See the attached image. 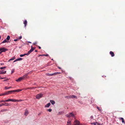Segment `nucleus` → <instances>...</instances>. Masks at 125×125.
Returning a JSON list of instances; mask_svg holds the SVG:
<instances>
[{"instance_id":"obj_4","label":"nucleus","mask_w":125,"mask_h":125,"mask_svg":"<svg viewBox=\"0 0 125 125\" xmlns=\"http://www.w3.org/2000/svg\"><path fill=\"white\" fill-rule=\"evenodd\" d=\"M15 99H9L8 100H5L6 102H9V101H11L13 102H15Z\"/></svg>"},{"instance_id":"obj_36","label":"nucleus","mask_w":125,"mask_h":125,"mask_svg":"<svg viewBox=\"0 0 125 125\" xmlns=\"http://www.w3.org/2000/svg\"><path fill=\"white\" fill-rule=\"evenodd\" d=\"M4 104V105L6 106H8L9 105V104L8 103H5Z\"/></svg>"},{"instance_id":"obj_51","label":"nucleus","mask_w":125,"mask_h":125,"mask_svg":"<svg viewBox=\"0 0 125 125\" xmlns=\"http://www.w3.org/2000/svg\"><path fill=\"white\" fill-rule=\"evenodd\" d=\"M2 52V51H1L0 52V54H1V53Z\"/></svg>"},{"instance_id":"obj_10","label":"nucleus","mask_w":125,"mask_h":125,"mask_svg":"<svg viewBox=\"0 0 125 125\" xmlns=\"http://www.w3.org/2000/svg\"><path fill=\"white\" fill-rule=\"evenodd\" d=\"M6 71H3V70L0 71V74H4L6 73Z\"/></svg>"},{"instance_id":"obj_27","label":"nucleus","mask_w":125,"mask_h":125,"mask_svg":"<svg viewBox=\"0 0 125 125\" xmlns=\"http://www.w3.org/2000/svg\"><path fill=\"white\" fill-rule=\"evenodd\" d=\"M11 88V87H5V90H7V89H10V88Z\"/></svg>"},{"instance_id":"obj_42","label":"nucleus","mask_w":125,"mask_h":125,"mask_svg":"<svg viewBox=\"0 0 125 125\" xmlns=\"http://www.w3.org/2000/svg\"><path fill=\"white\" fill-rule=\"evenodd\" d=\"M8 80V78H7L5 80H3V81H4V82L5 81H6L7 80Z\"/></svg>"},{"instance_id":"obj_17","label":"nucleus","mask_w":125,"mask_h":125,"mask_svg":"<svg viewBox=\"0 0 125 125\" xmlns=\"http://www.w3.org/2000/svg\"><path fill=\"white\" fill-rule=\"evenodd\" d=\"M27 21L26 20H25V21H24L23 23L24 24L25 27L26 26V24H27Z\"/></svg>"},{"instance_id":"obj_24","label":"nucleus","mask_w":125,"mask_h":125,"mask_svg":"<svg viewBox=\"0 0 125 125\" xmlns=\"http://www.w3.org/2000/svg\"><path fill=\"white\" fill-rule=\"evenodd\" d=\"M61 73L57 72H56V73H54L53 74H54V75H57L58 74H59Z\"/></svg>"},{"instance_id":"obj_54","label":"nucleus","mask_w":125,"mask_h":125,"mask_svg":"<svg viewBox=\"0 0 125 125\" xmlns=\"http://www.w3.org/2000/svg\"><path fill=\"white\" fill-rule=\"evenodd\" d=\"M1 48H0V51H1Z\"/></svg>"},{"instance_id":"obj_46","label":"nucleus","mask_w":125,"mask_h":125,"mask_svg":"<svg viewBox=\"0 0 125 125\" xmlns=\"http://www.w3.org/2000/svg\"><path fill=\"white\" fill-rule=\"evenodd\" d=\"M90 118L91 119H93V116H91Z\"/></svg>"},{"instance_id":"obj_56","label":"nucleus","mask_w":125,"mask_h":125,"mask_svg":"<svg viewBox=\"0 0 125 125\" xmlns=\"http://www.w3.org/2000/svg\"><path fill=\"white\" fill-rule=\"evenodd\" d=\"M1 38V37L0 36V40Z\"/></svg>"},{"instance_id":"obj_25","label":"nucleus","mask_w":125,"mask_h":125,"mask_svg":"<svg viewBox=\"0 0 125 125\" xmlns=\"http://www.w3.org/2000/svg\"><path fill=\"white\" fill-rule=\"evenodd\" d=\"M26 55H27V54L25 53L23 54H21L20 55V56L21 57H23V56H25Z\"/></svg>"},{"instance_id":"obj_23","label":"nucleus","mask_w":125,"mask_h":125,"mask_svg":"<svg viewBox=\"0 0 125 125\" xmlns=\"http://www.w3.org/2000/svg\"><path fill=\"white\" fill-rule=\"evenodd\" d=\"M119 119L122 120V122L123 123H124V119L123 118L121 117L119 118Z\"/></svg>"},{"instance_id":"obj_12","label":"nucleus","mask_w":125,"mask_h":125,"mask_svg":"<svg viewBox=\"0 0 125 125\" xmlns=\"http://www.w3.org/2000/svg\"><path fill=\"white\" fill-rule=\"evenodd\" d=\"M28 75V74H25L23 76L21 77L23 79H24L25 78H27V76Z\"/></svg>"},{"instance_id":"obj_7","label":"nucleus","mask_w":125,"mask_h":125,"mask_svg":"<svg viewBox=\"0 0 125 125\" xmlns=\"http://www.w3.org/2000/svg\"><path fill=\"white\" fill-rule=\"evenodd\" d=\"M23 80L22 79V77H20L19 78L17 79L16 80V81L17 82H20L22 80Z\"/></svg>"},{"instance_id":"obj_35","label":"nucleus","mask_w":125,"mask_h":125,"mask_svg":"<svg viewBox=\"0 0 125 125\" xmlns=\"http://www.w3.org/2000/svg\"><path fill=\"white\" fill-rule=\"evenodd\" d=\"M14 71V69H12L11 71V74L13 73Z\"/></svg>"},{"instance_id":"obj_20","label":"nucleus","mask_w":125,"mask_h":125,"mask_svg":"<svg viewBox=\"0 0 125 125\" xmlns=\"http://www.w3.org/2000/svg\"><path fill=\"white\" fill-rule=\"evenodd\" d=\"M97 109H98V110H99V111L100 112H101V111L102 110V109L101 108H100L98 106H97L96 107Z\"/></svg>"},{"instance_id":"obj_1","label":"nucleus","mask_w":125,"mask_h":125,"mask_svg":"<svg viewBox=\"0 0 125 125\" xmlns=\"http://www.w3.org/2000/svg\"><path fill=\"white\" fill-rule=\"evenodd\" d=\"M66 115L67 117H70L74 116V115L73 113H70L69 114L67 115Z\"/></svg>"},{"instance_id":"obj_59","label":"nucleus","mask_w":125,"mask_h":125,"mask_svg":"<svg viewBox=\"0 0 125 125\" xmlns=\"http://www.w3.org/2000/svg\"><path fill=\"white\" fill-rule=\"evenodd\" d=\"M59 68V69H60V68H60V67Z\"/></svg>"},{"instance_id":"obj_2","label":"nucleus","mask_w":125,"mask_h":125,"mask_svg":"<svg viewBox=\"0 0 125 125\" xmlns=\"http://www.w3.org/2000/svg\"><path fill=\"white\" fill-rule=\"evenodd\" d=\"M34 50V49H33V47L32 46H31V48L30 50L29 51L28 53H27V55H28L29 54L31 53V52H32L33 50Z\"/></svg>"},{"instance_id":"obj_53","label":"nucleus","mask_w":125,"mask_h":125,"mask_svg":"<svg viewBox=\"0 0 125 125\" xmlns=\"http://www.w3.org/2000/svg\"><path fill=\"white\" fill-rule=\"evenodd\" d=\"M66 125H71V124H67Z\"/></svg>"},{"instance_id":"obj_11","label":"nucleus","mask_w":125,"mask_h":125,"mask_svg":"<svg viewBox=\"0 0 125 125\" xmlns=\"http://www.w3.org/2000/svg\"><path fill=\"white\" fill-rule=\"evenodd\" d=\"M110 54L112 57L114 56L115 55L114 53L112 51H110Z\"/></svg>"},{"instance_id":"obj_45","label":"nucleus","mask_w":125,"mask_h":125,"mask_svg":"<svg viewBox=\"0 0 125 125\" xmlns=\"http://www.w3.org/2000/svg\"><path fill=\"white\" fill-rule=\"evenodd\" d=\"M69 96H65V97L67 98H69Z\"/></svg>"},{"instance_id":"obj_38","label":"nucleus","mask_w":125,"mask_h":125,"mask_svg":"<svg viewBox=\"0 0 125 125\" xmlns=\"http://www.w3.org/2000/svg\"><path fill=\"white\" fill-rule=\"evenodd\" d=\"M48 111L49 112H51L52 111V109H49L48 110Z\"/></svg>"},{"instance_id":"obj_33","label":"nucleus","mask_w":125,"mask_h":125,"mask_svg":"<svg viewBox=\"0 0 125 125\" xmlns=\"http://www.w3.org/2000/svg\"><path fill=\"white\" fill-rule=\"evenodd\" d=\"M7 111V109H3L1 111V112H5Z\"/></svg>"},{"instance_id":"obj_21","label":"nucleus","mask_w":125,"mask_h":125,"mask_svg":"<svg viewBox=\"0 0 125 125\" xmlns=\"http://www.w3.org/2000/svg\"><path fill=\"white\" fill-rule=\"evenodd\" d=\"M15 57H13L12 58H10L9 61V62H10L11 61L13 60L15 58Z\"/></svg>"},{"instance_id":"obj_50","label":"nucleus","mask_w":125,"mask_h":125,"mask_svg":"<svg viewBox=\"0 0 125 125\" xmlns=\"http://www.w3.org/2000/svg\"><path fill=\"white\" fill-rule=\"evenodd\" d=\"M38 47H39V49H41V48L40 47V46H38Z\"/></svg>"},{"instance_id":"obj_5","label":"nucleus","mask_w":125,"mask_h":125,"mask_svg":"<svg viewBox=\"0 0 125 125\" xmlns=\"http://www.w3.org/2000/svg\"><path fill=\"white\" fill-rule=\"evenodd\" d=\"M42 96V94H38L36 95V98H37L39 99Z\"/></svg>"},{"instance_id":"obj_6","label":"nucleus","mask_w":125,"mask_h":125,"mask_svg":"<svg viewBox=\"0 0 125 125\" xmlns=\"http://www.w3.org/2000/svg\"><path fill=\"white\" fill-rule=\"evenodd\" d=\"M77 98V96L74 95H70L69 97V98Z\"/></svg>"},{"instance_id":"obj_3","label":"nucleus","mask_w":125,"mask_h":125,"mask_svg":"<svg viewBox=\"0 0 125 125\" xmlns=\"http://www.w3.org/2000/svg\"><path fill=\"white\" fill-rule=\"evenodd\" d=\"M73 123V125H80L79 122L77 120H75Z\"/></svg>"},{"instance_id":"obj_52","label":"nucleus","mask_w":125,"mask_h":125,"mask_svg":"<svg viewBox=\"0 0 125 125\" xmlns=\"http://www.w3.org/2000/svg\"><path fill=\"white\" fill-rule=\"evenodd\" d=\"M35 52H38V51H37V50H35Z\"/></svg>"},{"instance_id":"obj_28","label":"nucleus","mask_w":125,"mask_h":125,"mask_svg":"<svg viewBox=\"0 0 125 125\" xmlns=\"http://www.w3.org/2000/svg\"><path fill=\"white\" fill-rule=\"evenodd\" d=\"M22 101V100H21V99L19 100H18L15 99V102H21Z\"/></svg>"},{"instance_id":"obj_47","label":"nucleus","mask_w":125,"mask_h":125,"mask_svg":"<svg viewBox=\"0 0 125 125\" xmlns=\"http://www.w3.org/2000/svg\"><path fill=\"white\" fill-rule=\"evenodd\" d=\"M18 39H14V41H18Z\"/></svg>"},{"instance_id":"obj_57","label":"nucleus","mask_w":125,"mask_h":125,"mask_svg":"<svg viewBox=\"0 0 125 125\" xmlns=\"http://www.w3.org/2000/svg\"><path fill=\"white\" fill-rule=\"evenodd\" d=\"M29 43H31V42H29Z\"/></svg>"},{"instance_id":"obj_48","label":"nucleus","mask_w":125,"mask_h":125,"mask_svg":"<svg viewBox=\"0 0 125 125\" xmlns=\"http://www.w3.org/2000/svg\"><path fill=\"white\" fill-rule=\"evenodd\" d=\"M17 61V59H16V60H15L13 62H16Z\"/></svg>"},{"instance_id":"obj_40","label":"nucleus","mask_w":125,"mask_h":125,"mask_svg":"<svg viewBox=\"0 0 125 125\" xmlns=\"http://www.w3.org/2000/svg\"><path fill=\"white\" fill-rule=\"evenodd\" d=\"M96 124H97V125H101V124H100L98 123L97 122H96Z\"/></svg>"},{"instance_id":"obj_31","label":"nucleus","mask_w":125,"mask_h":125,"mask_svg":"<svg viewBox=\"0 0 125 125\" xmlns=\"http://www.w3.org/2000/svg\"><path fill=\"white\" fill-rule=\"evenodd\" d=\"M91 125H96V122H93L91 123Z\"/></svg>"},{"instance_id":"obj_22","label":"nucleus","mask_w":125,"mask_h":125,"mask_svg":"<svg viewBox=\"0 0 125 125\" xmlns=\"http://www.w3.org/2000/svg\"><path fill=\"white\" fill-rule=\"evenodd\" d=\"M46 74L48 76H51L54 75V74H53V73H52V74L47 73V74Z\"/></svg>"},{"instance_id":"obj_8","label":"nucleus","mask_w":125,"mask_h":125,"mask_svg":"<svg viewBox=\"0 0 125 125\" xmlns=\"http://www.w3.org/2000/svg\"><path fill=\"white\" fill-rule=\"evenodd\" d=\"M8 49L6 48H1V51L2 52H5L6 51L8 50Z\"/></svg>"},{"instance_id":"obj_32","label":"nucleus","mask_w":125,"mask_h":125,"mask_svg":"<svg viewBox=\"0 0 125 125\" xmlns=\"http://www.w3.org/2000/svg\"><path fill=\"white\" fill-rule=\"evenodd\" d=\"M10 37L9 36V35L7 36V37L6 38V39L7 40H10Z\"/></svg>"},{"instance_id":"obj_19","label":"nucleus","mask_w":125,"mask_h":125,"mask_svg":"<svg viewBox=\"0 0 125 125\" xmlns=\"http://www.w3.org/2000/svg\"><path fill=\"white\" fill-rule=\"evenodd\" d=\"M49 56V55L48 54H42V55H39V56Z\"/></svg>"},{"instance_id":"obj_9","label":"nucleus","mask_w":125,"mask_h":125,"mask_svg":"<svg viewBox=\"0 0 125 125\" xmlns=\"http://www.w3.org/2000/svg\"><path fill=\"white\" fill-rule=\"evenodd\" d=\"M13 92H14V91H13V90L9 91L8 92L5 93H6L7 94H6V95H7L10 94L11 93Z\"/></svg>"},{"instance_id":"obj_34","label":"nucleus","mask_w":125,"mask_h":125,"mask_svg":"<svg viewBox=\"0 0 125 125\" xmlns=\"http://www.w3.org/2000/svg\"><path fill=\"white\" fill-rule=\"evenodd\" d=\"M22 58H19L17 59V61H19L20 60H22Z\"/></svg>"},{"instance_id":"obj_39","label":"nucleus","mask_w":125,"mask_h":125,"mask_svg":"<svg viewBox=\"0 0 125 125\" xmlns=\"http://www.w3.org/2000/svg\"><path fill=\"white\" fill-rule=\"evenodd\" d=\"M6 101H5V100H1L0 101V103H1L2 102H5Z\"/></svg>"},{"instance_id":"obj_58","label":"nucleus","mask_w":125,"mask_h":125,"mask_svg":"<svg viewBox=\"0 0 125 125\" xmlns=\"http://www.w3.org/2000/svg\"><path fill=\"white\" fill-rule=\"evenodd\" d=\"M53 60V59H52V60Z\"/></svg>"},{"instance_id":"obj_30","label":"nucleus","mask_w":125,"mask_h":125,"mask_svg":"<svg viewBox=\"0 0 125 125\" xmlns=\"http://www.w3.org/2000/svg\"><path fill=\"white\" fill-rule=\"evenodd\" d=\"M6 94H7L5 93L2 94H0V96L5 95H6Z\"/></svg>"},{"instance_id":"obj_60","label":"nucleus","mask_w":125,"mask_h":125,"mask_svg":"<svg viewBox=\"0 0 125 125\" xmlns=\"http://www.w3.org/2000/svg\"><path fill=\"white\" fill-rule=\"evenodd\" d=\"M124 123H125V122Z\"/></svg>"},{"instance_id":"obj_26","label":"nucleus","mask_w":125,"mask_h":125,"mask_svg":"<svg viewBox=\"0 0 125 125\" xmlns=\"http://www.w3.org/2000/svg\"><path fill=\"white\" fill-rule=\"evenodd\" d=\"M71 121L69 120H68L67 122V124H71Z\"/></svg>"},{"instance_id":"obj_43","label":"nucleus","mask_w":125,"mask_h":125,"mask_svg":"<svg viewBox=\"0 0 125 125\" xmlns=\"http://www.w3.org/2000/svg\"><path fill=\"white\" fill-rule=\"evenodd\" d=\"M5 78H5V77H4V78H2V77L0 78V79H4Z\"/></svg>"},{"instance_id":"obj_29","label":"nucleus","mask_w":125,"mask_h":125,"mask_svg":"<svg viewBox=\"0 0 125 125\" xmlns=\"http://www.w3.org/2000/svg\"><path fill=\"white\" fill-rule=\"evenodd\" d=\"M6 68V67H2L0 68V70H2L3 69H5Z\"/></svg>"},{"instance_id":"obj_18","label":"nucleus","mask_w":125,"mask_h":125,"mask_svg":"<svg viewBox=\"0 0 125 125\" xmlns=\"http://www.w3.org/2000/svg\"><path fill=\"white\" fill-rule=\"evenodd\" d=\"M8 42V41L6 39L4 41H3L0 44H2L3 43H6V42Z\"/></svg>"},{"instance_id":"obj_49","label":"nucleus","mask_w":125,"mask_h":125,"mask_svg":"<svg viewBox=\"0 0 125 125\" xmlns=\"http://www.w3.org/2000/svg\"><path fill=\"white\" fill-rule=\"evenodd\" d=\"M1 65H3L4 64V63H1L0 64Z\"/></svg>"},{"instance_id":"obj_14","label":"nucleus","mask_w":125,"mask_h":125,"mask_svg":"<svg viewBox=\"0 0 125 125\" xmlns=\"http://www.w3.org/2000/svg\"><path fill=\"white\" fill-rule=\"evenodd\" d=\"M22 91V90L20 89H17L16 90H13V91L14 92H18Z\"/></svg>"},{"instance_id":"obj_15","label":"nucleus","mask_w":125,"mask_h":125,"mask_svg":"<svg viewBox=\"0 0 125 125\" xmlns=\"http://www.w3.org/2000/svg\"><path fill=\"white\" fill-rule=\"evenodd\" d=\"M28 110H26L25 111V112L24 113V115L26 116L28 115Z\"/></svg>"},{"instance_id":"obj_55","label":"nucleus","mask_w":125,"mask_h":125,"mask_svg":"<svg viewBox=\"0 0 125 125\" xmlns=\"http://www.w3.org/2000/svg\"><path fill=\"white\" fill-rule=\"evenodd\" d=\"M35 48H36L35 47L33 48V49H34V50L35 49Z\"/></svg>"},{"instance_id":"obj_13","label":"nucleus","mask_w":125,"mask_h":125,"mask_svg":"<svg viewBox=\"0 0 125 125\" xmlns=\"http://www.w3.org/2000/svg\"><path fill=\"white\" fill-rule=\"evenodd\" d=\"M51 105V103H49L47 104L45 106V107H48Z\"/></svg>"},{"instance_id":"obj_16","label":"nucleus","mask_w":125,"mask_h":125,"mask_svg":"<svg viewBox=\"0 0 125 125\" xmlns=\"http://www.w3.org/2000/svg\"><path fill=\"white\" fill-rule=\"evenodd\" d=\"M50 101L52 104H54L55 103V102L53 100H50Z\"/></svg>"},{"instance_id":"obj_37","label":"nucleus","mask_w":125,"mask_h":125,"mask_svg":"<svg viewBox=\"0 0 125 125\" xmlns=\"http://www.w3.org/2000/svg\"><path fill=\"white\" fill-rule=\"evenodd\" d=\"M4 105V104L3 103H2L1 104H0V107H1L3 105Z\"/></svg>"},{"instance_id":"obj_44","label":"nucleus","mask_w":125,"mask_h":125,"mask_svg":"<svg viewBox=\"0 0 125 125\" xmlns=\"http://www.w3.org/2000/svg\"><path fill=\"white\" fill-rule=\"evenodd\" d=\"M22 38V36H20L19 37V39H21Z\"/></svg>"},{"instance_id":"obj_41","label":"nucleus","mask_w":125,"mask_h":125,"mask_svg":"<svg viewBox=\"0 0 125 125\" xmlns=\"http://www.w3.org/2000/svg\"><path fill=\"white\" fill-rule=\"evenodd\" d=\"M37 43V42H34L33 43V45H35Z\"/></svg>"}]
</instances>
